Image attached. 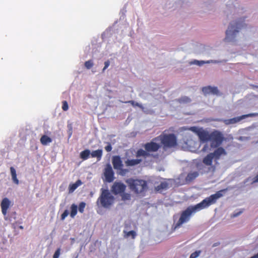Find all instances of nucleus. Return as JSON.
Wrapping results in <instances>:
<instances>
[{
    "label": "nucleus",
    "mask_w": 258,
    "mask_h": 258,
    "mask_svg": "<svg viewBox=\"0 0 258 258\" xmlns=\"http://www.w3.org/2000/svg\"><path fill=\"white\" fill-rule=\"evenodd\" d=\"M227 190V188L223 189L217 191L215 194L205 198L200 203L187 207L183 211L180 217L174 226V229L179 228L184 223L188 222L194 213L199 211L203 209L207 208L212 205L215 204L219 198L223 196L224 193Z\"/></svg>",
    "instance_id": "1"
},
{
    "label": "nucleus",
    "mask_w": 258,
    "mask_h": 258,
    "mask_svg": "<svg viewBox=\"0 0 258 258\" xmlns=\"http://www.w3.org/2000/svg\"><path fill=\"white\" fill-rule=\"evenodd\" d=\"M244 27L242 22L233 21L229 24L226 31L224 41L226 42H235L237 40L239 31Z\"/></svg>",
    "instance_id": "2"
},
{
    "label": "nucleus",
    "mask_w": 258,
    "mask_h": 258,
    "mask_svg": "<svg viewBox=\"0 0 258 258\" xmlns=\"http://www.w3.org/2000/svg\"><path fill=\"white\" fill-rule=\"evenodd\" d=\"M130 189L137 194H142L147 188V182L143 179H135L132 178L125 180Z\"/></svg>",
    "instance_id": "3"
},
{
    "label": "nucleus",
    "mask_w": 258,
    "mask_h": 258,
    "mask_svg": "<svg viewBox=\"0 0 258 258\" xmlns=\"http://www.w3.org/2000/svg\"><path fill=\"white\" fill-rule=\"evenodd\" d=\"M155 140H159L164 149L174 147L177 145L176 136L173 134H163L155 138Z\"/></svg>",
    "instance_id": "4"
},
{
    "label": "nucleus",
    "mask_w": 258,
    "mask_h": 258,
    "mask_svg": "<svg viewBox=\"0 0 258 258\" xmlns=\"http://www.w3.org/2000/svg\"><path fill=\"white\" fill-rule=\"evenodd\" d=\"M101 193L98 198L97 203H100L101 206L107 208L111 206L114 201V197L108 189L101 188Z\"/></svg>",
    "instance_id": "5"
},
{
    "label": "nucleus",
    "mask_w": 258,
    "mask_h": 258,
    "mask_svg": "<svg viewBox=\"0 0 258 258\" xmlns=\"http://www.w3.org/2000/svg\"><path fill=\"white\" fill-rule=\"evenodd\" d=\"M224 140V137L223 134L218 130H214L210 134L209 141L211 142L212 147L219 146Z\"/></svg>",
    "instance_id": "6"
},
{
    "label": "nucleus",
    "mask_w": 258,
    "mask_h": 258,
    "mask_svg": "<svg viewBox=\"0 0 258 258\" xmlns=\"http://www.w3.org/2000/svg\"><path fill=\"white\" fill-rule=\"evenodd\" d=\"M255 116H258V113H251L247 114L242 115L240 116L233 117L230 119H217V121L222 122L226 125H229L236 123L240 121L242 119H245L246 117Z\"/></svg>",
    "instance_id": "7"
},
{
    "label": "nucleus",
    "mask_w": 258,
    "mask_h": 258,
    "mask_svg": "<svg viewBox=\"0 0 258 258\" xmlns=\"http://www.w3.org/2000/svg\"><path fill=\"white\" fill-rule=\"evenodd\" d=\"M189 130L197 135L201 142H206L209 141L210 133L204 130L203 128H199L197 126H192L190 127Z\"/></svg>",
    "instance_id": "8"
},
{
    "label": "nucleus",
    "mask_w": 258,
    "mask_h": 258,
    "mask_svg": "<svg viewBox=\"0 0 258 258\" xmlns=\"http://www.w3.org/2000/svg\"><path fill=\"white\" fill-rule=\"evenodd\" d=\"M144 148L150 154L151 152H157L161 147L159 140H155V138L148 143H146L144 146Z\"/></svg>",
    "instance_id": "9"
},
{
    "label": "nucleus",
    "mask_w": 258,
    "mask_h": 258,
    "mask_svg": "<svg viewBox=\"0 0 258 258\" xmlns=\"http://www.w3.org/2000/svg\"><path fill=\"white\" fill-rule=\"evenodd\" d=\"M126 185L120 181H115L111 187V191L114 195L122 194L125 190Z\"/></svg>",
    "instance_id": "10"
},
{
    "label": "nucleus",
    "mask_w": 258,
    "mask_h": 258,
    "mask_svg": "<svg viewBox=\"0 0 258 258\" xmlns=\"http://www.w3.org/2000/svg\"><path fill=\"white\" fill-rule=\"evenodd\" d=\"M104 175L106 181L108 182H111L114 179V173L111 166L109 164L106 165L104 169Z\"/></svg>",
    "instance_id": "11"
},
{
    "label": "nucleus",
    "mask_w": 258,
    "mask_h": 258,
    "mask_svg": "<svg viewBox=\"0 0 258 258\" xmlns=\"http://www.w3.org/2000/svg\"><path fill=\"white\" fill-rule=\"evenodd\" d=\"M214 157L213 156V154L211 153L208 154L206 157L204 158L203 159V163L207 165V166H211V167L210 168V169L212 170V172H214L215 170V166H212V162L213 160L214 159Z\"/></svg>",
    "instance_id": "12"
},
{
    "label": "nucleus",
    "mask_w": 258,
    "mask_h": 258,
    "mask_svg": "<svg viewBox=\"0 0 258 258\" xmlns=\"http://www.w3.org/2000/svg\"><path fill=\"white\" fill-rule=\"evenodd\" d=\"M11 205V201L7 198L3 199L1 203L2 213L4 216L7 214V211Z\"/></svg>",
    "instance_id": "13"
},
{
    "label": "nucleus",
    "mask_w": 258,
    "mask_h": 258,
    "mask_svg": "<svg viewBox=\"0 0 258 258\" xmlns=\"http://www.w3.org/2000/svg\"><path fill=\"white\" fill-rule=\"evenodd\" d=\"M202 91L205 95L212 94L217 95L219 93V90L216 87H212L210 86L204 87L202 88Z\"/></svg>",
    "instance_id": "14"
},
{
    "label": "nucleus",
    "mask_w": 258,
    "mask_h": 258,
    "mask_svg": "<svg viewBox=\"0 0 258 258\" xmlns=\"http://www.w3.org/2000/svg\"><path fill=\"white\" fill-rule=\"evenodd\" d=\"M112 163L113 168L115 169H121L123 167L122 162L121 160V158L119 156H113L112 159Z\"/></svg>",
    "instance_id": "15"
},
{
    "label": "nucleus",
    "mask_w": 258,
    "mask_h": 258,
    "mask_svg": "<svg viewBox=\"0 0 258 258\" xmlns=\"http://www.w3.org/2000/svg\"><path fill=\"white\" fill-rule=\"evenodd\" d=\"M216 161L219 160L222 155H226V152L222 147L218 148L213 153H211Z\"/></svg>",
    "instance_id": "16"
},
{
    "label": "nucleus",
    "mask_w": 258,
    "mask_h": 258,
    "mask_svg": "<svg viewBox=\"0 0 258 258\" xmlns=\"http://www.w3.org/2000/svg\"><path fill=\"white\" fill-rule=\"evenodd\" d=\"M169 187L168 183L166 181L161 182L160 184L155 187V190L159 192H162L164 190H167Z\"/></svg>",
    "instance_id": "17"
},
{
    "label": "nucleus",
    "mask_w": 258,
    "mask_h": 258,
    "mask_svg": "<svg viewBox=\"0 0 258 258\" xmlns=\"http://www.w3.org/2000/svg\"><path fill=\"white\" fill-rule=\"evenodd\" d=\"M142 161L141 159H127L125 161V164L126 166H134L140 164Z\"/></svg>",
    "instance_id": "18"
},
{
    "label": "nucleus",
    "mask_w": 258,
    "mask_h": 258,
    "mask_svg": "<svg viewBox=\"0 0 258 258\" xmlns=\"http://www.w3.org/2000/svg\"><path fill=\"white\" fill-rule=\"evenodd\" d=\"M199 175V172L193 171L190 172L187 175L185 180L186 181L191 182L196 179Z\"/></svg>",
    "instance_id": "19"
},
{
    "label": "nucleus",
    "mask_w": 258,
    "mask_h": 258,
    "mask_svg": "<svg viewBox=\"0 0 258 258\" xmlns=\"http://www.w3.org/2000/svg\"><path fill=\"white\" fill-rule=\"evenodd\" d=\"M150 154L147 152V150H144L143 149L138 150L137 152L136 156L137 158L140 157H143L145 158L150 156Z\"/></svg>",
    "instance_id": "20"
},
{
    "label": "nucleus",
    "mask_w": 258,
    "mask_h": 258,
    "mask_svg": "<svg viewBox=\"0 0 258 258\" xmlns=\"http://www.w3.org/2000/svg\"><path fill=\"white\" fill-rule=\"evenodd\" d=\"M91 155L92 158L96 157L98 161L100 160L102 156V150L101 149H98L92 151L91 153Z\"/></svg>",
    "instance_id": "21"
},
{
    "label": "nucleus",
    "mask_w": 258,
    "mask_h": 258,
    "mask_svg": "<svg viewBox=\"0 0 258 258\" xmlns=\"http://www.w3.org/2000/svg\"><path fill=\"white\" fill-rule=\"evenodd\" d=\"M81 180L78 179L75 183L70 184L69 185V192H73L78 186L82 184Z\"/></svg>",
    "instance_id": "22"
},
{
    "label": "nucleus",
    "mask_w": 258,
    "mask_h": 258,
    "mask_svg": "<svg viewBox=\"0 0 258 258\" xmlns=\"http://www.w3.org/2000/svg\"><path fill=\"white\" fill-rule=\"evenodd\" d=\"M40 140L43 145H47L52 142V139L46 135H43Z\"/></svg>",
    "instance_id": "23"
},
{
    "label": "nucleus",
    "mask_w": 258,
    "mask_h": 258,
    "mask_svg": "<svg viewBox=\"0 0 258 258\" xmlns=\"http://www.w3.org/2000/svg\"><path fill=\"white\" fill-rule=\"evenodd\" d=\"M10 171L13 182L16 184H18L19 180L17 178V173L15 169L13 167H11Z\"/></svg>",
    "instance_id": "24"
},
{
    "label": "nucleus",
    "mask_w": 258,
    "mask_h": 258,
    "mask_svg": "<svg viewBox=\"0 0 258 258\" xmlns=\"http://www.w3.org/2000/svg\"><path fill=\"white\" fill-rule=\"evenodd\" d=\"M90 154V151L88 149H86L80 153V158L83 160H86L89 158Z\"/></svg>",
    "instance_id": "25"
},
{
    "label": "nucleus",
    "mask_w": 258,
    "mask_h": 258,
    "mask_svg": "<svg viewBox=\"0 0 258 258\" xmlns=\"http://www.w3.org/2000/svg\"><path fill=\"white\" fill-rule=\"evenodd\" d=\"M70 209H71L70 216L73 218L75 217V216L77 214L78 207L76 205H75V204H73L71 205Z\"/></svg>",
    "instance_id": "26"
},
{
    "label": "nucleus",
    "mask_w": 258,
    "mask_h": 258,
    "mask_svg": "<svg viewBox=\"0 0 258 258\" xmlns=\"http://www.w3.org/2000/svg\"><path fill=\"white\" fill-rule=\"evenodd\" d=\"M124 233H125V237H128L130 236H132V238L133 239H134L136 236V233L135 231L132 230L128 232H125L124 231Z\"/></svg>",
    "instance_id": "27"
},
{
    "label": "nucleus",
    "mask_w": 258,
    "mask_h": 258,
    "mask_svg": "<svg viewBox=\"0 0 258 258\" xmlns=\"http://www.w3.org/2000/svg\"><path fill=\"white\" fill-rule=\"evenodd\" d=\"M120 102L122 103H130L133 106H138L140 108H143V106L142 105L140 104L139 103H138L137 102H135L133 100H130V101H125V102L120 101Z\"/></svg>",
    "instance_id": "28"
},
{
    "label": "nucleus",
    "mask_w": 258,
    "mask_h": 258,
    "mask_svg": "<svg viewBox=\"0 0 258 258\" xmlns=\"http://www.w3.org/2000/svg\"><path fill=\"white\" fill-rule=\"evenodd\" d=\"M121 195V199L122 201H125L126 200H131V195L128 193H125L123 192Z\"/></svg>",
    "instance_id": "29"
},
{
    "label": "nucleus",
    "mask_w": 258,
    "mask_h": 258,
    "mask_svg": "<svg viewBox=\"0 0 258 258\" xmlns=\"http://www.w3.org/2000/svg\"><path fill=\"white\" fill-rule=\"evenodd\" d=\"M85 206H86V203L85 202H81L79 205V207H78L79 211L80 213H83L84 212Z\"/></svg>",
    "instance_id": "30"
},
{
    "label": "nucleus",
    "mask_w": 258,
    "mask_h": 258,
    "mask_svg": "<svg viewBox=\"0 0 258 258\" xmlns=\"http://www.w3.org/2000/svg\"><path fill=\"white\" fill-rule=\"evenodd\" d=\"M93 64L92 60H89L85 62V66L87 69H90L93 66Z\"/></svg>",
    "instance_id": "31"
},
{
    "label": "nucleus",
    "mask_w": 258,
    "mask_h": 258,
    "mask_svg": "<svg viewBox=\"0 0 258 258\" xmlns=\"http://www.w3.org/2000/svg\"><path fill=\"white\" fill-rule=\"evenodd\" d=\"M117 170L119 171V174L122 176L125 175L129 171L128 169H124L122 167H121V169H117Z\"/></svg>",
    "instance_id": "32"
},
{
    "label": "nucleus",
    "mask_w": 258,
    "mask_h": 258,
    "mask_svg": "<svg viewBox=\"0 0 258 258\" xmlns=\"http://www.w3.org/2000/svg\"><path fill=\"white\" fill-rule=\"evenodd\" d=\"M201 251L200 250L196 251L195 252L192 253L190 254L189 258H197V257L199 256V255L201 253Z\"/></svg>",
    "instance_id": "33"
},
{
    "label": "nucleus",
    "mask_w": 258,
    "mask_h": 258,
    "mask_svg": "<svg viewBox=\"0 0 258 258\" xmlns=\"http://www.w3.org/2000/svg\"><path fill=\"white\" fill-rule=\"evenodd\" d=\"M62 105V109L64 111H67L69 109L68 104L67 101H63Z\"/></svg>",
    "instance_id": "34"
},
{
    "label": "nucleus",
    "mask_w": 258,
    "mask_h": 258,
    "mask_svg": "<svg viewBox=\"0 0 258 258\" xmlns=\"http://www.w3.org/2000/svg\"><path fill=\"white\" fill-rule=\"evenodd\" d=\"M69 213L68 210H66L61 215L60 219L61 220H63L69 215Z\"/></svg>",
    "instance_id": "35"
},
{
    "label": "nucleus",
    "mask_w": 258,
    "mask_h": 258,
    "mask_svg": "<svg viewBox=\"0 0 258 258\" xmlns=\"http://www.w3.org/2000/svg\"><path fill=\"white\" fill-rule=\"evenodd\" d=\"M60 253V248H58L55 251V252L53 255V258H58L59 256Z\"/></svg>",
    "instance_id": "36"
},
{
    "label": "nucleus",
    "mask_w": 258,
    "mask_h": 258,
    "mask_svg": "<svg viewBox=\"0 0 258 258\" xmlns=\"http://www.w3.org/2000/svg\"><path fill=\"white\" fill-rule=\"evenodd\" d=\"M180 102H189L190 99L187 97H182L179 99Z\"/></svg>",
    "instance_id": "37"
},
{
    "label": "nucleus",
    "mask_w": 258,
    "mask_h": 258,
    "mask_svg": "<svg viewBox=\"0 0 258 258\" xmlns=\"http://www.w3.org/2000/svg\"><path fill=\"white\" fill-rule=\"evenodd\" d=\"M110 65V61L109 60H107V61H105L104 62V67L102 70V72H104L105 70L109 67Z\"/></svg>",
    "instance_id": "38"
},
{
    "label": "nucleus",
    "mask_w": 258,
    "mask_h": 258,
    "mask_svg": "<svg viewBox=\"0 0 258 258\" xmlns=\"http://www.w3.org/2000/svg\"><path fill=\"white\" fill-rule=\"evenodd\" d=\"M105 149L107 152H110L112 150V146L110 143H108V144L105 146Z\"/></svg>",
    "instance_id": "39"
},
{
    "label": "nucleus",
    "mask_w": 258,
    "mask_h": 258,
    "mask_svg": "<svg viewBox=\"0 0 258 258\" xmlns=\"http://www.w3.org/2000/svg\"><path fill=\"white\" fill-rule=\"evenodd\" d=\"M242 211H239L238 212H236V213H234L231 216V217L232 218H234V217H237L240 214H241L242 213Z\"/></svg>",
    "instance_id": "40"
},
{
    "label": "nucleus",
    "mask_w": 258,
    "mask_h": 258,
    "mask_svg": "<svg viewBox=\"0 0 258 258\" xmlns=\"http://www.w3.org/2000/svg\"><path fill=\"white\" fill-rule=\"evenodd\" d=\"M195 64H198L199 66H201L202 64H203L204 63H205V61H199V60H195Z\"/></svg>",
    "instance_id": "41"
},
{
    "label": "nucleus",
    "mask_w": 258,
    "mask_h": 258,
    "mask_svg": "<svg viewBox=\"0 0 258 258\" xmlns=\"http://www.w3.org/2000/svg\"><path fill=\"white\" fill-rule=\"evenodd\" d=\"M253 182H258V174L254 177Z\"/></svg>",
    "instance_id": "42"
},
{
    "label": "nucleus",
    "mask_w": 258,
    "mask_h": 258,
    "mask_svg": "<svg viewBox=\"0 0 258 258\" xmlns=\"http://www.w3.org/2000/svg\"><path fill=\"white\" fill-rule=\"evenodd\" d=\"M219 244H220L219 242L215 243L213 244L212 246L213 247H216V246L219 245Z\"/></svg>",
    "instance_id": "43"
},
{
    "label": "nucleus",
    "mask_w": 258,
    "mask_h": 258,
    "mask_svg": "<svg viewBox=\"0 0 258 258\" xmlns=\"http://www.w3.org/2000/svg\"><path fill=\"white\" fill-rule=\"evenodd\" d=\"M250 258H258V253L251 257Z\"/></svg>",
    "instance_id": "44"
},
{
    "label": "nucleus",
    "mask_w": 258,
    "mask_h": 258,
    "mask_svg": "<svg viewBox=\"0 0 258 258\" xmlns=\"http://www.w3.org/2000/svg\"><path fill=\"white\" fill-rule=\"evenodd\" d=\"M20 228L21 229H23V227H22V226H21L20 227Z\"/></svg>",
    "instance_id": "45"
}]
</instances>
